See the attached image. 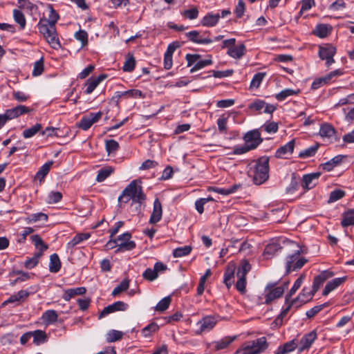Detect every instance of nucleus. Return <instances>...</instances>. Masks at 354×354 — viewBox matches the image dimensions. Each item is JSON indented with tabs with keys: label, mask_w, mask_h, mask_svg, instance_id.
<instances>
[{
	"label": "nucleus",
	"mask_w": 354,
	"mask_h": 354,
	"mask_svg": "<svg viewBox=\"0 0 354 354\" xmlns=\"http://www.w3.org/2000/svg\"><path fill=\"white\" fill-rule=\"evenodd\" d=\"M102 116V111H98L97 113H89L88 115L82 118L77 126L80 129L84 131H87L94 123L99 121Z\"/></svg>",
	"instance_id": "obj_10"
},
{
	"label": "nucleus",
	"mask_w": 354,
	"mask_h": 354,
	"mask_svg": "<svg viewBox=\"0 0 354 354\" xmlns=\"http://www.w3.org/2000/svg\"><path fill=\"white\" fill-rule=\"evenodd\" d=\"M336 52L335 46L331 44H326L319 46L318 55L321 59L326 61V66L328 67L335 62L333 57Z\"/></svg>",
	"instance_id": "obj_8"
},
{
	"label": "nucleus",
	"mask_w": 354,
	"mask_h": 354,
	"mask_svg": "<svg viewBox=\"0 0 354 354\" xmlns=\"http://www.w3.org/2000/svg\"><path fill=\"white\" fill-rule=\"evenodd\" d=\"M295 141L291 140L286 144L279 147L275 151V157L277 158H287L294 151Z\"/></svg>",
	"instance_id": "obj_16"
},
{
	"label": "nucleus",
	"mask_w": 354,
	"mask_h": 354,
	"mask_svg": "<svg viewBox=\"0 0 354 354\" xmlns=\"http://www.w3.org/2000/svg\"><path fill=\"white\" fill-rule=\"evenodd\" d=\"M269 346L266 337H261L255 339L245 342L241 348L243 354H261Z\"/></svg>",
	"instance_id": "obj_5"
},
{
	"label": "nucleus",
	"mask_w": 354,
	"mask_h": 354,
	"mask_svg": "<svg viewBox=\"0 0 354 354\" xmlns=\"http://www.w3.org/2000/svg\"><path fill=\"white\" fill-rule=\"evenodd\" d=\"M289 281L284 282L281 286H277V282H269L265 287L263 294L265 301L264 304H270L274 299L281 298L286 289L288 288Z\"/></svg>",
	"instance_id": "obj_4"
},
{
	"label": "nucleus",
	"mask_w": 354,
	"mask_h": 354,
	"mask_svg": "<svg viewBox=\"0 0 354 354\" xmlns=\"http://www.w3.org/2000/svg\"><path fill=\"white\" fill-rule=\"evenodd\" d=\"M319 146L320 145L317 142L310 146L309 147L301 151L298 157L300 158H308L314 156L317 152Z\"/></svg>",
	"instance_id": "obj_40"
},
{
	"label": "nucleus",
	"mask_w": 354,
	"mask_h": 354,
	"mask_svg": "<svg viewBox=\"0 0 354 354\" xmlns=\"http://www.w3.org/2000/svg\"><path fill=\"white\" fill-rule=\"evenodd\" d=\"M336 130L329 123H324L321 125L319 134L322 138H326L328 139H332L335 136Z\"/></svg>",
	"instance_id": "obj_31"
},
{
	"label": "nucleus",
	"mask_w": 354,
	"mask_h": 354,
	"mask_svg": "<svg viewBox=\"0 0 354 354\" xmlns=\"http://www.w3.org/2000/svg\"><path fill=\"white\" fill-rule=\"evenodd\" d=\"M251 270V265L249 261L246 259H243L241 261L240 265L238 267L236 276L240 277H246V275Z\"/></svg>",
	"instance_id": "obj_43"
},
{
	"label": "nucleus",
	"mask_w": 354,
	"mask_h": 354,
	"mask_svg": "<svg viewBox=\"0 0 354 354\" xmlns=\"http://www.w3.org/2000/svg\"><path fill=\"white\" fill-rule=\"evenodd\" d=\"M216 319L214 316L207 315L197 322L198 329L196 331V335H201L203 332H209L216 324Z\"/></svg>",
	"instance_id": "obj_12"
},
{
	"label": "nucleus",
	"mask_w": 354,
	"mask_h": 354,
	"mask_svg": "<svg viewBox=\"0 0 354 354\" xmlns=\"http://www.w3.org/2000/svg\"><path fill=\"white\" fill-rule=\"evenodd\" d=\"M129 305L122 301H118L112 304H110L103 308L99 315V319H102L108 315L115 313L116 311H125L128 309Z\"/></svg>",
	"instance_id": "obj_13"
},
{
	"label": "nucleus",
	"mask_w": 354,
	"mask_h": 354,
	"mask_svg": "<svg viewBox=\"0 0 354 354\" xmlns=\"http://www.w3.org/2000/svg\"><path fill=\"white\" fill-rule=\"evenodd\" d=\"M123 333L117 330H109L106 337V339L108 342H114L119 341L122 338Z\"/></svg>",
	"instance_id": "obj_57"
},
{
	"label": "nucleus",
	"mask_w": 354,
	"mask_h": 354,
	"mask_svg": "<svg viewBox=\"0 0 354 354\" xmlns=\"http://www.w3.org/2000/svg\"><path fill=\"white\" fill-rule=\"evenodd\" d=\"M125 195L131 198V206H135V212L139 214L142 203L146 200V195L141 186H138L136 180H132L122 191Z\"/></svg>",
	"instance_id": "obj_3"
},
{
	"label": "nucleus",
	"mask_w": 354,
	"mask_h": 354,
	"mask_svg": "<svg viewBox=\"0 0 354 354\" xmlns=\"http://www.w3.org/2000/svg\"><path fill=\"white\" fill-rule=\"evenodd\" d=\"M43 126L40 123H37L30 128H28L23 131L22 135L24 138H30L41 131Z\"/></svg>",
	"instance_id": "obj_45"
},
{
	"label": "nucleus",
	"mask_w": 354,
	"mask_h": 354,
	"mask_svg": "<svg viewBox=\"0 0 354 354\" xmlns=\"http://www.w3.org/2000/svg\"><path fill=\"white\" fill-rule=\"evenodd\" d=\"M234 273H235V266L234 265L232 266H227L225 268V270L223 274V283L229 289L232 283H234Z\"/></svg>",
	"instance_id": "obj_30"
},
{
	"label": "nucleus",
	"mask_w": 354,
	"mask_h": 354,
	"mask_svg": "<svg viewBox=\"0 0 354 354\" xmlns=\"http://www.w3.org/2000/svg\"><path fill=\"white\" fill-rule=\"evenodd\" d=\"M305 274H301L295 281L292 287L290 288L289 292L286 295L285 298V304H287L290 300L291 297L295 294L297 290L301 287L305 279Z\"/></svg>",
	"instance_id": "obj_37"
},
{
	"label": "nucleus",
	"mask_w": 354,
	"mask_h": 354,
	"mask_svg": "<svg viewBox=\"0 0 354 354\" xmlns=\"http://www.w3.org/2000/svg\"><path fill=\"white\" fill-rule=\"evenodd\" d=\"M343 75V70L336 69L330 72L323 77L315 79L311 84L310 88L312 90H317L324 85L328 84L335 81L337 77Z\"/></svg>",
	"instance_id": "obj_7"
},
{
	"label": "nucleus",
	"mask_w": 354,
	"mask_h": 354,
	"mask_svg": "<svg viewBox=\"0 0 354 354\" xmlns=\"http://www.w3.org/2000/svg\"><path fill=\"white\" fill-rule=\"evenodd\" d=\"M211 274L212 272L211 270L209 268L205 271V274L202 277H201L199 283L198 285L196 290L198 296L202 295L203 293L204 292L205 283L207 278L209 277Z\"/></svg>",
	"instance_id": "obj_51"
},
{
	"label": "nucleus",
	"mask_w": 354,
	"mask_h": 354,
	"mask_svg": "<svg viewBox=\"0 0 354 354\" xmlns=\"http://www.w3.org/2000/svg\"><path fill=\"white\" fill-rule=\"evenodd\" d=\"M75 38L80 41L82 46H84L88 44V33L84 30H80L76 32L74 35Z\"/></svg>",
	"instance_id": "obj_64"
},
{
	"label": "nucleus",
	"mask_w": 354,
	"mask_h": 354,
	"mask_svg": "<svg viewBox=\"0 0 354 354\" xmlns=\"http://www.w3.org/2000/svg\"><path fill=\"white\" fill-rule=\"evenodd\" d=\"M192 250L190 245L179 247L174 250L173 256L175 258H180L188 255Z\"/></svg>",
	"instance_id": "obj_56"
},
{
	"label": "nucleus",
	"mask_w": 354,
	"mask_h": 354,
	"mask_svg": "<svg viewBox=\"0 0 354 354\" xmlns=\"http://www.w3.org/2000/svg\"><path fill=\"white\" fill-rule=\"evenodd\" d=\"M62 267V263L57 254L53 253L50 256L49 271L52 273L58 272Z\"/></svg>",
	"instance_id": "obj_35"
},
{
	"label": "nucleus",
	"mask_w": 354,
	"mask_h": 354,
	"mask_svg": "<svg viewBox=\"0 0 354 354\" xmlns=\"http://www.w3.org/2000/svg\"><path fill=\"white\" fill-rule=\"evenodd\" d=\"M53 165V160H50L44 163L36 173V178H37L40 181L43 180L48 174Z\"/></svg>",
	"instance_id": "obj_44"
},
{
	"label": "nucleus",
	"mask_w": 354,
	"mask_h": 354,
	"mask_svg": "<svg viewBox=\"0 0 354 354\" xmlns=\"http://www.w3.org/2000/svg\"><path fill=\"white\" fill-rule=\"evenodd\" d=\"M162 205L158 198H156L153 202V212L149 218V223L156 224L162 218Z\"/></svg>",
	"instance_id": "obj_24"
},
{
	"label": "nucleus",
	"mask_w": 354,
	"mask_h": 354,
	"mask_svg": "<svg viewBox=\"0 0 354 354\" xmlns=\"http://www.w3.org/2000/svg\"><path fill=\"white\" fill-rule=\"evenodd\" d=\"M171 301V299L170 297H165L162 298L156 306L155 310L158 312H163L169 308Z\"/></svg>",
	"instance_id": "obj_59"
},
{
	"label": "nucleus",
	"mask_w": 354,
	"mask_h": 354,
	"mask_svg": "<svg viewBox=\"0 0 354 354\" xmlns=\"http://www.w3.org/2000/svg\"><path fill=\"white\" fill-rule=\"evenodd\" d=\"M332 26L330 24H317L313 30V34L319 38L323 39L328 37L332 32Z\"/></svg>",
	"instance_id": "obj_27"
},
{
	"label": "nucleus",
	"mask_w": 354,
	"mask_h": 354,
	"mask_svg": "<svg viewBox=\"0 0 354 354\" xmlns=\"http://www.w3.org/2000/svg\"><path fill=\"white\" fill-rule=\"evenodd\" d=\"M243 140L245 143L247 144L252 150L255 149L263 142L261 133L258 129H254L247 132L243 137Z\"/></svg>",
	"instance_id": "obj_11"
},
{
	"label": "nucleus",
	"mask_w": 354,
	"mask_h": 354,
	"mask_svg": "<svg viewBox=\"0 0 354 354\" xmlns=\"http://www.w3.org/2000/svg\"><path fill=\"white\" fill-rule=\"evenodd\" d=\"M129 287V280L124 279L120 282L119 285H118L112 291L111 295L113 296H116L122 292L126 291Z\"/></svg>",
	"instance_id": "obj_61"
},
{
	"label": "nucleus",
	"mask_w": 354,
	"mask_h": 354,
	"mask_svg": "<svg viewBox=\"0 0 354 354\" xmlns=\"http://www.w3.org/2000/svg\"><path fill=\"white\" fill-rule=\"evenodd\" d=\"M158 330L159 326L157 323L151 322L142 329V334L145 337H149Z\"/></svg>",
	"instance_id": "obj_55"
},
{
	"label": "nucleus",
	"mask_w": 354,
	"mask_h": 354,
	"mask_svg": "<svg viewBox=\"0 0 354 354\" xmlns=\"http://www.w3.org/2000/svg\"><path fill=\"white\" fill-rule=\"evenodd\" d=\"M136 66V59L132 54L129 53L126 57V60L122 66L124 72H132Z\"/></svg>",
	"instance_id": "obj_48"
},
{
	"label": "nucleus",
	"mask_w": 354,
	"mask_h": 354,
	"mask_svg": "<svg viewBox=\"0 0 354 354\" xmlns=\"http://www.w3.org/2000/svg\"><path fill=\"white\" fill-rule=\"evenodd\" d=\"M236 336H226L218 341H214L209 346L214 348V351H220L227 348L235 339Z\"/></svg>",
	"instance_id": "obj_21"
},
{
	"label": "nucleus",
	"mask_w": 354,
	"mask_h": 354,
	"mask_svg": "<svg viewBox=\"0 0 354 354\" xmlns=\"http://www.w3.org/2000/svg\"><path fill=\"white\" fill-rule=\"evenodd\" d=\"M341 225L343 227H346L350 225H354V209H350L342 214V220Z\"/></svg>",
	"instance_id": "obj_38"
},
{
	"label": "nucleus",
	"mask_w": 354,
	"mask_h": 354,
	"mask_svg": "<svg viewBox=\"0 0 354 354\" xmlns=\"http://www.w3.org/2000/svg\"><path fill=\"white\" fill-rule=\"evenodd\" d=\"M345 196V192L342 189H335L330 194L328 203L335 202Z\"/></svg>",
	"instance_id": "obj_63"
},
{
	"label": "nucleus",
	"mask_w": 354,
	"mask_h": 354,
	"mask_svg": "<svg viewBox=\"0 0 354 354\" xmlns=\"http://www.w3.org/2000/svg\"><path fill=\"white\" fill-rule=\"evenodd\" d=\"M348 158L346 155H337L328 161L322 164V167L324 170L330 171L333 170L335 167L341 165V163L344 161V159Z\"/></svg>",
	"instance_id": "obj_25"
},
{
	"label": "nucleus",
	"mask_w": 354,
	"mask_h": 354,
	"mask_svg": "<svg viewBox=\"0 0 354 354\" xmlns=\"http://www.w3.org/2000/svg\"><path fill=\"white\" fill-rule=\"evenodd\" d=\"M62 194L58 191H51L48 194L46 202L48 204H55L62 199Z\"/></svg>",
	"instance_id": "obj_53"
},
{
	"label": "nucleus",
	"mask_w": 354,
	"mask_h": 354,
	"mask_svg": "<svg viewBox=\"0 0 354 354\" xmlns=\"http://www.w3.org/2000/svg\"><path fill=\"white\" fill-rule=\"evenodd\" d=\"M297 348V342L295 339L286 342L284 344L279 346L274 354H287L293 351Z\"/></svg>",
	"instance_id": "obj_34"
},
{
	"label": "nucleus",
	"mask_w": 354,
	"mask_h": 354,
	"mask_svg": "<svg viewBox=\"0 0 354 354\" xmlns=\"http://www.w3.org/2000/svg\"><path fill=\"white\" fill-rule=\"evenodd\" d=\"M347 276H344L342 277L335 278L328 281L323 290L322 295L324 296L328 295L330 292L343 284L347 280Z\"/></svg>",
	"instance_id": "obj_23"
},
{
	"label": "nucleus",
	"mask_w": 354,
	"mask_h": 354,
	"mask_svg": "<svg viewBox=\"0 0 354 354\" xmlns=\"http://www.w3.org/2000/svg\"><path fill=\"white\" fill-rule=\"evenodd\" d=\"M269 157L263 156L254 161L249 171L254 184L260 185L266 183L269 178Z\"/></svg>",
	"instance_id": "obj_1"
},
{
	"label": "nucleus",
	"mask_w": 354,
	"mask_h": 354,
	"mask_svg": "<svg viewBox=\"0 0 354 354\" xmlns=\"http://www.w3.org/2000/svg\"><path fill=\"white\" fill-rule=\"evenodd\" d=\"M287 306L286 308H283L280 314L277 317V318L275 319V323L277 324H279V325H281L282 323H283V318L287 315V314L288 313V312L290 311V310L291 309V308L295 306L296 307V306L297 305L295 301H294L293 299H292L291 301H288V302L287 304H286Z\"/></svg>",
	"instance_id": "obj_42"
},
{
	"label": "nucleus",
	"mask_w": 354,
	"mask_h": 354,
	"mask_svg": "<svg viewBox=\"0 0 354 354\" xmlns=\"http://www.w3.org/2000/svg\"><path fill=\"white\" fill-rule=\"evenodd\" d=\"M266 76V73H265V72H259V73H256L253 76V77L251 80L250 88H258L260 86L261 82H263V80Z\"/></svg>",
	"instance_id": "obj_54"
},
{
	"label": "nucleus",
	"mask_w": 354,
	"mask_h": 354,
	"mask_svg": "<svg viewBox=\"0 0 354 354\" xmlns=\"http://www.w3.org/2000/svg\"><path fill=\"white\" fill-rule=\"evenodd\" d=\"M30 239L35 248L38 249L39 251L37 252H41V254L43 255V252L48 248V245L43 241L38 234L31 236Z\"/></svg>",
	"instance_id": "obj_41"
},
{
	"label": "nucleus",
	"mask_w": 354,
	"mask_h": 354,
	"mask_svg": "<svg viewBox=\"0 0 354 354\" xmlns=\"http://www.w3.org/2000/svg\"><path fill=\"white\" fill-rule=\"evenodd\" d=\"M33 344L39 346L46 342L48 339V335L45 331L41 330H35L31 331Z\"/></svg>",
	"instance_id": "obj_32"
},
{
	"label": "nucleus",
	"mask_w": 354,
	"mask_h": 354,
	"mask_svg": "<svg viewBox=\"0 0 354 354\" xmlns=\"http://www.w3.org/2000/svg\"><path fill=\"white\" fill-rule=\"evenodd\" d=\"M106 77H107L106 75L101 74L97 77H91L88 78L85 83V86L86 87V90L84 91L85 93L91 94L95 89V88L99 85V84L102 81L105 80Z\"/></svg>",
	"instance_id": "obj_22"
},
{
	"label": "nucleus",
	"mask_w": 354,
	"mask_h": 354,
	"mask_svg": "<svg viewBox=\"0 0 354 354\" xmlns=\"http://www.w3.org/2000/svg\"><path fill=\"white\" fill-rule=\"evenodd\" d=\"M246 53V46L243 44L230 47L227 54L234 59H241Z\"/></svg>",
	"instance_id": "obj_28"
},
{
	"label": "nucleus",
	"mask_w": 354,
	"mask_h": 354,
	"mask_svg": "<svg viewBox=\"0 0 354 354\" xmlns=\"http://www.w3.org/2000/svg\"><path fill=\"white\" fill-rule=\"evenodd\" d=\"M113 172L114 167L111 166L104 167L97 171L95 180L98 183H102L109 177Z\"/></svg>",
	"instance_id": "obj_36"
},
{
	"label": "nucleus",
	"mask_w": 354,
	"mask_h": 354,
	"mask_svg": "<svg viewBox=\"0 0 354 354\" xmlns=\"http://www.w3.org/2000/svg\"><path fill=\"white\" fill-rule=\"evenodd\" d=\"M41 318L46 325H50L57 321L58 314L55 310H47L43 313Z\"/></svg>",
	"instance_id": "obj_39"
},
{
	"label": "nucleus",
	"mask_w": 354,
	"mask_h": 354,
	"mask_svg": "<svg viewBox=\"0 0 354 354\" xmlns=\"http://www.w3.org/2000/svg\"><path fill=\"white\" fill-rule=\"evenodd\" d=\"M282 247L276 241L268 243L264 250L263 255L266 258L269 259L274 256L275 254L281 251Z\"/></svg>",
	"instance_id": "obj_33"
},
{
	"label": "nucleus",
	"mask_w": 354,
	"mask_h": 354,
	"mask_svg": "<svg viewBox=\"0 0 354 354\" xmlns=\"http://www.w3.org/2000/svg\"><path fill=\"white\" fill-rule=\"evenodd\" d=\"M301 250H297L292 254L286 257V274H288L292 271H296L301 268L307 262V259L300 257Z\"/></svg>",
	"instance_id": "obj_6"
},
{
	"label": "nucleus",
	"mask_w": 354,
	"mask_h": 354,
	"mask_svg": "<svg viewBox=\"0 0 354 354\" xmlns=\"http://www.w3.org/2000/svg\"><path fill=\"white\" fill-rule=\"evenodd\" d=\"M317 333L315 330L304 335L299 341L300 346L298 349L299 353H301L304 350L308 349L317 339Z\"/></svg>",
	"instance_id": "obj_17"
},
{
	"label": "nucleus",
	"mask_w": 354,
	"mask_h": 354,
	"mask_svg": "<svg viewBox=\"0 0 354 354\" xmlns=\"http://www.w3.org/2000/svg\"><path fill=\"white\" fill-rule=\"evenodd\" d=\"M299 93V90L295 91L292 88H286L282 90L279 93H277L275 95V98L279 101L282 102L285 100L288 97L292 96V95H296Z\"/></svg>",
	"instance_id": "obj_50"
},
{
	"label": "nucleus",
	"mask_w": 354,
	"mask_h": 354,
	"mask_svg": "<svg viewBox=\"0 0 354 354\" xmlns=\"http://www.w3.org/2000/svg\"><path fill=\"white\" fill-rule=\"evenodd\" d=\"M178 47L179 44L177 42H173L168 45L167 48L164 54V68L165 69L169 70L172 67V56L174 51Z\"/></svg>",
	"instance_id": "obj_18"
},
{
	"label": "nucleus",
	"mask_w": 354,
	"mask_h": 354,
	"mask_svg": "<svg viewBox=\"0 0 354 354\" xmlns=\"http://www.w3.org/2000/svg\"><path fill=\"white\" fill-rule=\"evenodd\" d=\"M213 63V61L211 59H203V60H198L197 62L193 66V67L190 69V73H193L198 70H201L205 66H209Z\"/></svg>",
	"instance_id": "obj_60"
},
{
	"label": "nucleus",
	"mask_w": 354,
	"mask_h": 354,
	"mask_svg": "<svg viewBox=\"0 0 354 354\" xmlns=\"http://www.w3.org/2000/svg\"><path fill=\"white\" fill-rule=\"evenodd\" d=\"M131 234L127 232L120 235L117 238V242L120 241L118 243V248L115 251V253H119L124 251H131L136 248V243L134 241H131Z\"/></svg>",
	"instance_id": "obj_9"
},
{
	"label": "nucleus",
	"mask_w": 354,
	"mask_h": 354,
	"mask_svg": "<svg viewBox=\"0 0 354 354\" xmlns=\"http://www.w3.org/2000/svg\"><path fill=\"white\" fill-rule=\"evenodd\" d=\"M321 175L320 172L305 174L302 177L301 187L304 189L309 190L315 187L314 180H317Z\"/></svg>",
	"instance_id": "obj_26"
},
{
	"label": "nucleus",
	"mask_w": 354,
	"mask_h": 354,
	"mask_svg": "<svg viewBox=\"0 0 354 354\" xmlns=\"http://www.w3.org/2000/svg\"><path fill=\"white\" fill-rule=\"evenodd\" d=\"M220 14L218 12H209L203 17L201 24L205 27H214L218 24Z\"/></svg>",
	"instance_id": "obj_29"
},
{
	"label": "nucleus",
	"mask_w": 354,
	"mask_h": 354,
	"mask_svg": "<svg viewBox=\"0 0 354 354\" xmlns=\"http://www.w3.org/2000/svg\"><path fill=\"white\" fill-rule=\"evenodd\" d=\"M315 293L316 292H313V289L312 288L304 287L299 295L293 299L297 304L296 306V308H298L302 304L310 301Z\"/></svg>",
	"instance_id": "obj_15"
},
{
	"label": "nucleus",
	"mask_w": 354,
	"mask_h": 354,
	"mask_svg": "<svg viewBox=\"0 0 354 354\" xmlns=\"http://www.w3.org/2000/svg\"><path fill=\"white\" fill-rule=\"evenodd\" d=\"M91 236L90 233H80L76 234L71 241L68 243V245L73 248L75 245L81 243L82 241L88 239Z\"/></svg>",
	"instance_id": "obj_49"
},
{
	"label": "nucleus",
	"mask_w": 354,
	"mask_h": 354,
	"mask_svg": "<svg viewBox=\"0 0 354 354\" xmlns=\"http://www.w3.org/2000/svg\"><path fill=\"white\" fill-rule=\"evenodd\" d=\"M13 18L15 21L19 25L20 29L24 30L26 25V20L24 13L20 10L14 9Z\"/></svg>",
	"instance_id": "obj_47"
},
{
	"label": "nucleus",
	"mask_w": 354,
	"mask_h": 354,
	"mask_svg": "<svg viewBox=\"0 0 354 354\" xmlns=\"http://www.w3.org/2000/svg\"><path fill=\"white\" fill-rule=\"evenodd\" d=\"M334 275V273L329 270H324L319 275L314 278L312 288L314 292H317L319 289L320 286L326 281L328 279L331 278Z\"/></svg>",
	"instance_id": "obj_20"
},
{
	"label": "nucleus",
	"mask_w": 354,
	"mask_h": 354,
	"mask_svg": "<svg viewBox=\"0 0 354 354\" xmlns=\"http://www.w3.org/2000/svg\"><path fill=\"white\" fill-rule=\"evenodd\" d=\"M31 109L24 105H18L12 109H7L5 114L8 120L16 118L21 115L30 113Z\"/></svg>",
	"instance_id": "obj_19"
},
{
	"label": "nucleus",
	"mask_w": 354,
	"mask_h": 354,
	"mask_svg": "<svg viewBox=\"0 0 354 354\" xmlns=\"http://www.w3.org/2000/svg\"><path fill=\"white\" fill-rule=\"evenodd\" d=\"M119 143L115 140H108L105 142V149L109 155H115L119 149Z\"/></svg>",
	"instance_id": "obj_52"
},
{
	"label": "nucleus",
	"mask_w": 354,
	"mask_h": 354,
	"mask_svg": "<svg viewBox=\"0 0 354 354\" xmlns=\"http://www.w3.org/2000/svg\"><path fill=\"white\" fill-rule=\"evenodd\" d=\"M28 219V223H36L39 221H43L46 223L48 220V216L46 214L39 212L30 214Z\"/></svg>",
	"instance_id": "obj_58"
},
{
	"label": "nucleus",
	"mask_w": 354,
	"mask_h": 354,
	"mask_svg": "<svg viewBox=\"0 0 354 354\" xmlns=\"http://www.w3.org/2000/svg\"><path fill=\"white\" fill-rule=\"evenodd\" d=\"M198 10L196 7H193L190 9L185 10L182 12V15L189 20H193L198 17Z\"/></svg>",
	"instance_id": "obj_62"
},
{
	"label": "nucleus",
	"mask_w": 354,
	"mask_h": 354,
	"mask_svg": "<svg viewBox=\"0 0 354 354\" xmlns=\"http://www.w3.org/2000/svg\"><path fill=\"white\" fill-rule=\"evenodd\" d=\"M41 256V252H35L32 257H27L24 263V267L26 269L34 268L38 264Z\"/></svg>",
	"instance_id": "obj_46"
},
{
	"label": "nucleus",
	"mask_w": 354,
	"mask_h": 354,
	"mask_svg": "<svg viewBox=\"0 0 354 354\" xmlns=\"http://www.w3.org/2000/svg\"><path fill=\"white\" fill-rule=\"evenodd\" d=\"M204 33L203 35H201L200 32L198 30H192L185 33L186 37L189 41L198 44H208L213 42L212 39L209 38L208 37H205Z\"/></svg>",
	"instance_id": "obj_14"
},
{
	"label": "nucleus",
	"mask_w": 354,
	"mask_h": 354,
	"mask_svg": "<svg viewBox=\"0 0 354 354\" xmlns=\"http://www.w3.org/2000/svg\"><path fill=\"white\" fill-rule=\"evenodd\" d=\"M37 28L39 32L53 48L57 50L61 48L62 45L56 30V26L50 25L48 21H46V17L39 19Z\"/></svg>",
	"instance_id": "obj_2"
}]
</instances>
